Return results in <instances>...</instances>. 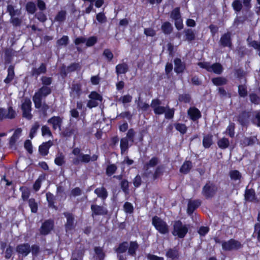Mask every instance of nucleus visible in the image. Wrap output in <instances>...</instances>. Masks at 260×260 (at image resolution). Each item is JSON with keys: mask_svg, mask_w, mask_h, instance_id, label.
I'll list each match as a JSON object with an SVG mask.
<instances>
[{"mask_svg": "<svg viewBox=\"0 0 260 260\" xmlns=\"http://www.w3.org/2000/svg\"><path fill=\"white\" fill-rule=\"evenodd\" d=\"M244 84L240 85L238 86V93L241 97H245L247 95V86L246 85L245 83H246V79H244Z\"/></svg>", "mask_w": 260, "mask_h": 260, "instance_id": "nucleus-37", "label": "nucleus"}, {"mask_svg": "<svg viewBox=\"0 0 260 260\" xmlns=\"http://www.w3.org/2000/svg\"><path fill=\"white\" fill-rule=\"evenodd\" d=\"M188 114L191 119L195 121L201 117L200 111L195 107H191L188 110Z\"/></svg>", "mask_w": 260, "mask_h": 260, "instance_id": "nucleus-20", "label": "nucleus"}, {"mask_svg": "<svg viewBox=\"0 0 260 260\" xmlns=\"http://www.w3.org/2000/svg\"><path fill=\"white\" fill-rule=\"evenodd\" d=\"M252 121L254 124L260 126V110L254 112V117Z\"/></svg>", "mask_w": 260, "mask_h": 260, "instance_id": "nucleus-63", "label": "nucleus"}, {"mask_svg": "<svg viewBox=\"0 0 260 260\" xmlns=\"http://www.w3.org/2000/svg\"><path fill=\"white\" fill-rule=\"evenodd\" d=\"M235 124L233 123H230L226 128V133L231 138L234 137L235 135Z\"/></svg>", "mask_w": 260, "mask_h": 260, "instance_id": "nucleus-57", "label": "nucleus"}, {"mask_svg": "<svg viewBox=\"0 0 260 260\" xmlns=\"http://www.w3.org/2000/svg\"><path fill=\"white\" fill-rule=\"evenodd\" d=\"M42 135L43 136H52V133L50 129V128L46 126L43 125L41 128Z\"/></svg>", "mask_w": 260, "mask_h": 260, "instance_id": "nucleus-60", "label": "nucleus"}, {"mask_svg": "<svg viewBox=\"0 0 260 260\" xmlns=\"http://www.w3.org/2000/svg\"><path fill=\"white\" fill-rule=\"evenodd\" d=\"M67 218V222L65 224V228L67 232L72 231L75 227L74 215L69 212H64L63 213Z\"/></svg>", "mask_w": 260, "mask_h": 260, "instance_id": "nucleus-11", "label": "nucleus"}, {"mask_svg": "<svg viewBox=\"0 0 260 260\" xmlns=\"http://www.w3.org/2000/svg\"><path fill=\"white\" fill-rule=\"evenodd\" d=\"M152 224L160 234H166L169 231V225L166 222L157 216L152 218Z\"/></svg>", "mask_w": 260, "mask_h": 260, "instance_id": "nucleus-4", "label": "nucleus"}, {"mask_svg": "<svg viewBox=\"0 0 260 260\" xmlns=\"http://www.w3.org/2000/svg\"><path fill=\"white\" fill-rule=\"evenodd\" d=\"M116 73L117 75L125 74L128 71V66L125 62L118 64L116 66Z\"/></svg>", "mask_w": 260, "mask_h": 260, "instance_id": "nucleus-25", "label": "nucleus"}, {"mask_svg": "<svg viewBox=\"0 0 260 260\" xmlns=\"http://www.w3.org/2000/svg\"><path fill=\"white\" fill-rule=\"evenodd\" d=\"M40 126V125L39 122L36 121L34 123L29 133V137L30 139H32L35 137Z\"/></svg>", "mask_w": 260, "mask_h": 260, "instance_id": "nucleus-50", "label": "nucleus"}, {"mask_svg": "<svg viewBox=\"0 0 260 260\" xmlns=\"http://www.w3.org/2000/svg\"><path fill=\"white\" fill-rule=\"evenodd\" d=\"M91 209L93 214L96 215H105L107 213V211L103 207L97 205H92L91 206Z\"/></svg>", "mask_w": 260, "mask_h": 260, "instance_id": "nucleus-21", "label": "nucleus"}, {"mask_svg": "<svg viewBox=\"0 0 260 260\" xmlns=\"http://www.w3.org/2000/svg\"><path fill=\"white\" fill-rule=\"evenodd\" d=\"M213 136L211 135H208L204 136L203 140V145L206 148H209L213 143Z\"/></svg>", "mask_w": 260, "mask_h": 260, "instance_id": "nucleus-40", "label": "nucleus"}, {"mask_svg": "<svg viewBox=\"0 0 260 260\" xmlns=\"http://www.w3.org/2000/svg\"><path fill=\"white\" fill-rule=\"evenodd\" d=\"M128 247V243L124 242L120 244L116 249V251L118 253H122L126 251Z\"/></svg>", "mask_w": 260, "mask_h": 260, "instance_id": "nucleus-52", "label": "nucleus"}, {"mask_svg": "<svg viewBox=\"0 0 260 260\" xmlns=\"http://www.w3.org/2000/svg\"><path fill=\"white\" fill-rule=\"evenodd\" d=\"M229 176L231 179L234 181H238L240 182L241 179L242 178L241 173L238 170H231L229 172Z\"/></svg>", "mask_w": 260, "mask_h": 260, "instance_id": "nucleus-28", "label": "nucleus"}, {"mask_svg": "<svg viewBox=\"0 0 260 260\" xmlns=\"http://www.w3.org/2000/svg\"><path fill=\"white\" fill-rule=\"evenodd\" d=\"M161 29L165 34H170L173 30V27L170 22H166L162 24Z\"/></svg>", "mask_w": 260, "mask_h": 260, "instance_id": "nucleus-46", "label": "nucleus"}, {"mask_svg": "<svg viewBox=\"0 0 260 260\" xmlns=\"http://www.w3.org/2000/svg\"><path fill=\"white\" fill-rule=\"evenodd\" d=\"M54 162L56 165L62 166L65 163V156L62 152L58 151L56 155Z\"/></svg>", "mask_w": 260, "mask_h": 260, "instance_id": "nucleus-35", "label": "nucleus"}, {"mask_svg": "<svg viewBox=\"0 0 260 260\" xmlns=\"http://www.w3.org/2000/svg\"><path fill=\"white\" fill-rule=\"evenodd\" d=\"M47 71L46 64L42 63L39 68H34L31 70V75L38 77L42 74L46 73Z\"/></svg>", "mask_w": 260, "mask_h": 260, "instance_id": "nucleus-19", "label": "nucleus"}, {"mask_svg": "<svg viewBox=\"0 0 260 260\" xmlns=\"http://www.w3.org/2000/svg\"><path fill=\"white\" fill-rule=\"evenodd\" d=\"M132 100V96L129 94L122 96L118 99V101L122 103L123 104L129 103L131 102Z\"/></svg>", "mask_w": 260, "mask_h": 260, "instance_id": "nucleus-54", "label": "nucleus"}, {"mask_svg": "<svg viewBox=\"0 0 260 260\" xmlns=\"http://www.w3.org/2000/svg\"><path fill=\"white\" fill-rule=\"evenodd\" d=\"M256 138L255 137H245L241 140L240 144L243 147L252 145L255 143Z\"/></svg>", "mask_w": 260, "mask_h": 260, "instance_id": "nucleus-27", "label": "nucleus"}, {"mask_svg": "<svg viewBox=\"0 0 260 260\" xmlns=\"http://www.w3.org/2000/svg\"><path fill=\"white\" fill-rule=\"evenodd\" d=\"M7 12L11 17L18 16L21 15V10L20 9H15L12 5H8L7 6Z\"/></svg>", "mask_w": 260, "mask_h": 260, "instance_id": "nucleus-29", "label": "nucleus"}, {"mask_svg": "<svg viewBox=\"0 0 260 260\" xmlns=\"http://www.w3.org/2000/svg\"><path fill=\"white\" fill-rule=\"evenodd\" d=\"M171 17L174 20L181 18L179 8H176L172 11Z\"/></svg>", "mask_w": 260, "mask_h": 260, "instance_id": "nucleus-62", "label": "nucleus"}, {"mask_svg": "<svg viewBox=\"0 0 260 260\" xmlns=\"http://www.w3.org/2000/svg\"><path fill=\"white\" fill-rule=\"evenodd\" d=\"M53 226V222L52 220H48L45 221L41 228V233L43 235L48 234Z\"/></svg>", "mask_w": 260, "mask_h": 260, "instance_id": "nucleus-18", "label": "nucleus"}, {"mask_svg": "<svg viewBox=\"0 0 260 260\" xmlns=\"http://www.w3.org/2000/svg\"><path fill=\"white\" fill-rule=\"evenodd\" d=\"M94 250L97 258L99 260H103L105 258V254L103 248L101 247H95Z\"/></svg>", "mask_w": 260, "mask_h": 260, "instance_id": "nucleus-47", "label": "nucleus"}, {"mask_svg": "<svg viewBox=\"0 0 260 260\" xmlns=\"http://www.w3.org/2000/svg\"><path fill=\"white\" fill-rule=\"evenodd\" d=\"M52 145L53 143L51 141L43 143L39 148V151L40 154L43 156L47 155L48 153L49 148Z\"/></svg>", "mask_w": 260, "mask_h": 260, "instance_id": "nucleus-17", "label": "nucleus"}, {"mask_svg": "<svg viewBox=\"0 0 260 260\" xmlns=\"http://www.w3.org/2000/svg\"><path fill=\"white\" fill-rule=\"evenodd\" d=\"M90 99H93L98 101L102 102L103 98L101 95L95 91H92L88 96Z\"/></svg>", "mask_w": 260, "mask_h": 260, "instance_id": "nucleus-56", "label": "nucleus"}, {"mask_svg": "<svg viewBox=\"0 0 260 260\" xmlns=\"http://www.w3.org/2000/svg\"><path fill=\"white\" fill-rule=\"evenodd\" d=\"M150 106L155 114L160 115L166 112L167 107L161 106V102L158 99L153 100Z\"/></svg>", "mask_w": 260, "mask_h": 260, "instance_id": "nucleus-10", "label": "nucleus"}, {"mask_svg": "<svg viewBox=\"0 0 260 260\" xmlns=\"http://www.w3.org/2000/svg\"><path fill=\"white\" fill-rule=\"evenodd\" d=\"M16 250L19 254L26 256L30 252V247L28 243H23L18 245L16 248Z\"/></svg>", "mask_w": 260, "mask_h": 260, "instance_id": "nucleus-14", "label": "nucleus"}, {"mask_svg": "<svg viewBox=\"0 0 260 260\" xmlns=\"http://www.w3.org/2000/svg\"><path fill=\"white\" fill-rule=\"evenodd\" d=\"M136 134V133L134 129L131 128L128 131L125 138H127V140H128L131 143H134Z\"/></svg>", "mask_w": 260, "mask_h": 260, "instance_id": "nucleus-53", "label": "nucleus"}, {"mask_svg": "<svg viewBox=\"0 0 260 260\" xmlns=\"http://www.w3.org/2000/svg\"><path fill=\"white\" fill-rule=\"evenodd\" d=\"M164 167L163 166H157L154 171V173L152 175L153 180L156 179L159 176L162 175L164 172Z\"/></svg>", "mask_w": 260, "mask_h": 260, "instance_id": "nucleus-48", "label": "nucleus"}, {"mask_svg": "<svg viewBox=\"0 0 260 260\" xmlns=\"http://www.w3.org/2000/svg\"><path fill=\"white\" fill-rule=\"evenodd\" d=\"M188 232V228L185 225L178 220L174 222L173 224V231L172 234L174 236H177L179 238H183Z\"/></svg>", "mask_w": 260, "mask_h": 260, "instance_id": "nucleus-5", "label": "nucleus"}, {"mask_svg": "<svg viewBox=\"0 0 260 260\" xmlns=\"http://www.w3.org/2000/svg\"><path fill=\"white\" fill-rule=\"evenodd\" d=\"M174 126L177 131L181 134H184L187 131V127L183 123H176L174 124Z\"/></svg>", "mask_w": 260, "mask_h": 260, "instance_id": "nucleus-51", "label": "nucleus"}, {"mask_svg": "<svg viewBox=\"0 0 260 260\" xmlns=\"http://www.w3.org/2000/svg\"><path fill=\"white\" fill-rule=\"evenodd\" d=\"M192 164L190 161H185L181 166L180 172L183 174H187L191 169Z\"/></svg>", "mask_w": 260, "mask_h": 260, "instance_id": "nucleus-43", "label": "nucleus"}, {"mask_svg": "<svg viewBox=\"0 0 260 260\" xmlns=\"http://www.w3.org/2000/svg\"><path fill=\"white\" fill-rule=\"evenodd\" d=\"M72 154L75 156L72 160V163L74 165H78L80 163L87 164L90 161H94L96 160L98 158V155L96 154L90 156L89 154L83 153L81 149L78 147L73 149Z\"/></svg>", "mask_w": 260, "mask_h": 260, "instance_id": "nucleus-1", "label": "nucleus"}, {"mask_svg": "<svg viewBox=\"0 0 260 260\" xmlns=\"http://www.w3.org/2000/svg\"><path fill=\"white\" fill-rule=\"evenodd\" d=\"M185 34V40L188 41H193L195 39L196 36L193 31L191 29H187L184 30Z\"/></svg>", "mask_w": 260, "mask_h": 260, "instance_id": "nucleus-49", "label": "nucleus"}, {"mask_svg": "<svg viewBox=\"0 0 260 260\" xmlns=\"http://www.w3.org/2000/svg\"><path fill=\"white\" fill-rule=\"evenodd\" d=\"M245 199L246 201L252 202L255 199V191L253 189H247L245 190Z\"/></svg>", "mask_w": 260, "mask_h": 260, "instance_id": "nucleus-33", "label": "nucleus"}, {"mask_svg": "<svg viewBox=\"0 0 260 260\" xmlns=\"http://www.w3.org/2000/svg\"><path fill=\"white\" fill-rule=\"evenodd\" d=\"M242 245L239 241L233 239L222 242V249L225 251L237 250L242 247Z\"/></svg>", "mask_w": 260, "mask_h": 260, "instance_id": "nucleus-7", "label": "nucleus"}, {"mask_svg": "<svg viewBox=\"0 0 260 260\" xmlns=\"http://www.w3.org/2000/svg\"><path fill=\"white\" fill-rule=\"evenodd\" d=\"M174 71L177 73H182L185 69V64L182 62L180 58H175L174 59Z\"/></svg>", "mask_w": 260, "mask_h": 260, "instance_id": "nucleus-22", "label": "nucleus"}, {"mask_svg": "<svg viewBox=\"0 0 260 260\" xmlns=\"http://www.w3.org/2000/svg\"><path fill=\"white\" fill-rule=\"evenodd\" d=\"M227 80L222 77H215L212 79V82L216 86L223 85L227 83Z\"/></svg>", "mask_w": 260, "mask_h": 260, "instance_id": "nucleus-41", "label": "nucleus"}, {"mask_svg": "<svg viewBox=\"0 0 260 260\" xmlns=\"http://www.w3.org/2000/svg\"><path fill=\"white\" fill-rule=\"evenodd\" d=\"M138 248V244L136 242H131L129 244H128V253L132 256H135L136 254V251Z\"/></svg>", "mask_w": 260, "mask_h": 260, "instance_id": "nucleus-39", "label": "nucleus"}, {"mask_svg": "<svg viewBox=\"0 0 260 260\" xmlns=\"http://www.w3.org/2000/svg\"><path fill=\"white\" fill-rule=\"evenodd\" d=\"M63 118L60 116H53L47 120L48 123L52 125L53 130L58 128L61 129L62 124Z\"/></svg>", "mask_w": 260, "mask_h": 260, "instance_id": "nucleus-12", "label": "nucleus"}, {"mask_svg": "<svg viewBox=\"0 0 260 260\" xmlns=\"http://www.w3.org/2000/svg\"><path fill=\"white\" fill-rule=\"evenodd\" d=\"M21 132L22 129L20 128H18L15 131L13 135L10 139L9 144L11 148L15 145L16 141L20 137Z\"/></svg>", "mask_w": 260, "mask_h": 260, "instance_id": "nucleus-23", "label": "nucleus"}, {"mask_svg": "<svg viewBox=\"0 0 260 260\" xmlns=\"http://www.w3.org/2000/svg\"><path fill=\"white\" fill-rule=\"evenodd\" d=\"M16 116V112L11 106L6 110L5 108H0V121L5 119H13Z\"/></svg>", "mask_w": 260, "mask_h": 260, "instance_id": "nucleus-9", "label": "nucleus"}, {"mask_svg": "<svg viewBox=\"0 0 260 260\" xmlns=\"http://www.w3.org/2000/svg\"><path fill=\"white\" fill-rule=\"evenodd\" d=\"M14 76V67L10 66L8 69V75L7 78L4 80L5 83L6 84L10 83L13 80Z\"/></svg>", "mask_w": 260, "mask_h": 260, "instance_id": "nucleus-32", "label": "nucleus"}, {"mask_svg": "<svg viewBox=\"0 0 260 260\" xmlns=\"http://www.w3.org/2000/svg\"><path fill=\"white\" fill-rule=\"evenodd\" d=\"M29 207L32 213H37L38 211V203L34 198H30L27 201Z\"/></svg>", "mask_w": 260, "mask_h": 260, "instance_id": "nucleus-44", "label": "nucleus"}, {"mask_svg": "<svg viewBox=\"0 0 260 260\" xmlns=\"http://www.w3.org/2000/svg\"><path fill=\"white\" fill-rule=\"evenodd\" d=\"M41 81L43 86H48L52 83V79L51 77L42 76L41 78Z\"/></svg>", "mask_w": 260, "mask_h": 260, "instance_id": "nucleus-58", "label": "nucleus"}, {"mask_svg": "<svg viewBox=\"0 0 260 260\" xmlns=\"http://www.w3.org/2000/svg\"><path fill=\"white\" fill-rule=\"evenodd\" d=\"M218 147L222 149L227 148L230 145V142L228 139L222 138L219 139L217 142Z\"/></svg>", "mask_w": 260, "mask_h": 260, "instance_id": "nucleus-45", "label": "nucleus"}, {"mask_svg": "<svg viewBox=\"0 0 260 260\" xmlns=\"http://www.w3.org/2000/svg\"><path fill=\"white\" fill-rule=\"evenodd\" d=\"M82 93L81 85L78 83H74L71 87L70 95L74 99L78 98Z\"/></svg>", "mask_w": 260, "mask_h": 260, "instance_id": "nucleus-13", "label": "nucleus"}, {"mask_svg": "<svg viewBox=\"0 0 260 260\" xmlns=\"http://www.w3.org/2000/svg\"><path fill=\"white\" fill-rule=\"evenodd\" d=\"M76 132L77 128L74 126L70 125L64 129L62 134L63 136L69 137L75 134Z\"/></svg>", "mask_w": 260, "mask_h": 260, "instance_id": "nucleus-34", "label": "nucleus"}, {"mask_svg": "<svg viewBox=\"0 0 260 260\" xmlns=\"http://www.w3.org/2000/svg\"><path fill=\"white\" fill-rule=\"evenodd\" d=\"M31 102L29 99H25L21 105L23 117L28 120L31 119L32 117L31 114Z\"/></svg>", "mask_w": 260, "mask_h": 260, "instance_id": "nucleus-8", "label": "nucleus"}, {"mask_svg": "<svg viewBox=\"0 0 260 260\" xmlns=\"http://www.w3.org/2000/svg\"><path fill=\"white\" fill-rule=\"evenodd\" d=\"M51 92L50 87L46 86H43L38 91H37L32 98L33 102L35 104V107H39L41 106V101L42 99L46 97Z\"/></svg>", "mask_w": 260, "mask_h": 260, "instance_id": "nucleus-2", "label": "nucleus"}, {"mask_svg": "<svg viewBox=\"0 0 260 260\" xmlns=\"http://www.w3.org/2000/svg\"><path fill=\"white\" fill-rule=\"evenodd\" d=\"M83 252L78 251L77 252L73 253L72 257L71 260H82Z\"/></svg>", "mask_w": 260, "mask_h": 260, "instance_id": "nucleus-64", "label": "nucleus"}, {"mask_svg": "<svg viewBox=\"0 0 260 260\" xmlns=\"http://www.w3.org/2000/svg\"><path fill=\"white\" fill-rule=\"evenodd\" d=\"M251 114L250 112L243 111L238 117V121L243 126L247 125Z\"/></svg>", "mask_w": 260, "mask_h": 260, "instance_id": "nucleus-15", "label": "nucleus"}, {"mask_svg": "<svg viewBox=\"0 0 260 260\" xmlns=\"http://www.w3.org/2000/svg\"><path fill=\"white\" fill-rule=\"evenodd\" d=\"M19 189L21 191V198L23 201H28L30 194V189L26 186H21Z\"/></svg>", "mask_w": 260, "mask_h": 260, "instance_id": "nucleus-31", "label": "nucleus"}, {"mask_svg": "<svg viewBox=\"0 0 260 260\" xmlns=\"http://www.w3.org/2000/svg\"><path fill=\"white\" fill-rule=\"evenodd\" d=\"M160 162L159 159L157 157H153L145 165V168L148 171L149 168L154 167L157 165Z\"/></svg>", "mask_w": 260, "mask_h": 260, "instance_id": "nucleus-38", "label": "nucleus"}, {"mask_svg": "<svg viewBox=\"0 0 260 260\" xmlns=\"http://www.w3.org/2000/svg\"><path fill=\"white\" fill-rule=\"evenodd\" d=\"M80 68V65L78 63H73L71 64L70 66H68L66 69H64L63 71L62 69L61 72H63L65 75H67L68 73L72 72H74L76 70Z\"/></svg>", "mask_w": 260, "mask_h": 260, "instance_id": "nucleus-42", "label": "nucleus"}, {"mask_svg": "<svg viewBox=\"0 0 260 260\" xmlns=\"http://www.w3.org/2000/svg\"><path fill=\"white\" fill-rule=\"evenodd\" d=\"M217 187L211 182H207L203 187L202 191V194L206 199L212 198L216 193Z\"/></svg>", "mask_w": 260, "mask_h": 260, "instance_id": "nucleus-6", "label": "nucleus"}, {"mask_svg": "<svg viewBox=\"0 0 260 260\" xmlns=\"http://www.w3.org/2000/svg\"><path fill=\"white\" fill-rule=\"evenodd\" d=\"M26 9L28 13L34 14L36 10V5L32 2H29L26 4Z\"/></svg>", "mask_w": 260, "mask_h": 260, "instance_id": "nucleus-55", "label": "nucleus"}, {"mask_svg": "<svg viewBox=\"0 0 260 260\" xmlns=\"http://www.w3.org/2000/svg\"><path fill=\"white\" fill-rule=\"evenodd\" d=\"M128 140L127 138H123L120 140V149L121 153L123 154L125 152L127 151L129 146H128Z\"/></svg>", "mask_w": 260, "mask_h": 260, "instance_id": "nucleus-36", "label": "nucleus"}, {"mask_svg": "<svg viewBox=\"0 0 260 260\" xmlns=\"http://www.w3.org/2000/svg\"><path fill=\"white\" fill-rule=\"evenodd\" d=\"M94 193L103 200H105L108 197V192L103 186L96 188Z\"/></svg>", "mask_w": 260, "mask_h": 260, "instance_id": "nucleus-26", "label": "nucleus"}, {"mask_svg": "<svg viewBox=\"0 0 260 260\" xmlns=\"http://www.w3.org/2000/svg\"><path fill=\"white\" fill-rule=\"evenodd\" d=\"M220 42L223 46L230 47L232 45L231 40V33L227 32L224 34L221 37Z\"/></svg>", "mask_w": 260, "mask_h": 260, "instance_id": "nucleus-24", "label": "nucleus"}, {"mask_svg": "<svg viewBox=\"0 0 260 260\" xmlns=\"http://www.w3.org/2000/svg\"><path fill=\"white\" fill-rule=\"evenodd\" d=\"M10 21L12 25L14 26H20L22 22L21 19L19 18L16 16L11 17Z\"/></svg>", "mask_w": 260, "mask_h": 260, "instance_id": "nucleus-61", "label": "nucleus"}, {"mask_svg": "<svg viewBox=\"0 0 260 260\" xmlns=\"http://www.w3.org/2000/svg\"><path fill=\"white\" fill-rule=\"evenodd\" d=\"M66 13L64 11H61L58 13L55 18V20L57 21L62 22L65 20Z\"/></svg>", "mask_w": 260, "mask_h": 260, "instance_id": "nucleus-59", "label": "nucleus"}, {"mask_svg": "<svg viewBox=\"0 0 260 260\" xmlns=\"http://www.w3.org/2000/svg\"><path fill=\"white\" fill-rule=\"evenodd\" d=\"M166 256L172 259H177L179 257V252L176 248H170L166 252Z\"/></svg>", "mask_w": 260, "mask_h": 260, "instance_id": "nucleus-30", "label": "nucleus"}, {"mask_svg": "<svg viewBox=\"0 0 260 260\" xmlns=\"http://www.w3.org/2000/svg\"><path fill=\"white\" fill-rule=\"evenodd\" d=\"M201 204L199 200H189L188 203L187 213L189 215L192 214L193 211L198 208Z\"/></svg>", "mask_w": 260, "mask_h": 260, "instance_id": "nucleus-16", "label": "nucleus"}, {"mask_svg": "<svg viewBox=\"0 0 260 260\" xmlns=\"http://www.w3.org/2000/svg\"><path fill=\"white\" fill-rule=\"evenodd\" d=\"M198 64L201 68L206 69L207 71L213 72L217 75H220L223 70L222 66L219 63H214L211 64L209 62H200Z\"/></svg>", "mask_w": 260, "mask_h": 260, "instance_id": "nucleus-3", "label": "nucleus"}]
</instances>
